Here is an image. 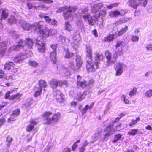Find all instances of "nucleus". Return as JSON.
<instances>
[{"label":"nucleus","mask_w":152,"mask_h":152,"mask_svg":"<svg viewBox=\"0 0 152 152\" xmlns=\"http://www.w3.org/2000/svg\"><path fill=\"white\" fill-rule=\"evenodd\" d=\"M94 55V61L91 60L86 65L87 70L88 72H94L97 69L100 61L103 59V56L101 54L96 52Z\"/></svg>","instance_id":"obj_1"},{"label":"nucleus","mask_w":152,"mask_h":152,"mask_svg":"<svg viewBox=\"0 0 152 152\" xmlns=\"http://www.w3.org/2000/svg\"><path fill=\"white\" fill-rule=\"evenodd\" d=\"M33 42L31 39L27 38L24 42L22 40H20L18 44L15 46H13L10 48L11 50H14L18 51L20 49H24L22 52L24 53L28 52V51H26V48L28 47L29 48H31L33 46Z\"/></svg>","instance_id":"obj_2"},{"label":"nucleus","mask_w":152,"mask_h":152,"mask_svg":"<svg viewBox=\"0 0 152 152\" xmlns=\"http://www.w3.org/2000/svg\"><path fill=\"white\" fill-rule=\"evenodd\" d=\"M52 113L46 112L44 114V119L45 121V124H49L53 122H57L60 117V114L59 113H56L52 117H50Z\"/></svg>","instance_id":"obj_3"},{"label":"nucleus","mask_w":152,"mask_h":152,"mask_svg":"<svg viewBox=\"0 0 152 152\" xmlns=\"http://www.w3.org/2000/svg\"><path fill=\"white\" fill-rule=\"evenodd\" d=\"M89 9L87 7H85L79 11V14L80 16L85 21H88L89 24L94 25L92 17L88 13Z\"/></svg>","instance_id":"obj_4"},{"label":"nucleus","mask_w":152,"mask_h":152,"mask_svg":"<svg viewBox=\"0 0 152 152\" xmlns=\"http://www.w3.org/2000/svg\"><path fill=\"white\" fill-rule=\"evenodd\" d=\"M121 126V124H119L117 125L115 128L113 129V125H110L107 126L104 130V132L105 133L104 135V139H106V138L111 136L114 134L116 131L118 130H119V129H117V128Z\"/></svg>","instance_id":"obj_5"},{"label":"nucleus","mask_w":152,"mask_h":152,"mask_svg":"<svg viewBox=\"0 0 152 152\" xmlns=\"http://www.w3.org/2000/svg\"><path fill=\"white\" fill-rule=\"evenodd\" d=\"M29 54L26 53H24L22 52L21 53L20 56L18 57H15L14 59V61L15 63L20 62L26 58L27 57H29L33 55L32 53L30 51L28 52Z\"/></svg>","instance_id":"obj_6"},{"label":"nucleus","mask_w":152,"mask_h":152,"mask_svg":"<svg viewBox=\"0 0 152 152\" xmlns=\"http://www.w3.org/2000/svg\"><path fill=\"white\" fill-rule=\"evenodd\" d=\"M43 39L41 36H39L37 38L36 44L39 51L43 52L45 51V47L43 43Z\"/></svg>","instance_id":"obj_7"},{"label":"nucleus","mask_w":152,"mask_h":152,"mask_svg":"<svg viewBox=\"0 0 152 152\" xmlns=\"http://www.w3.org/2000/svg\"><path fill=\"white\" fill-rule=\"evenodd\" d=\"M77 7L76 6H70L67 10L66 12L63 13V16L65 20H67L69 17H71L72 13L71 12H74L77 9Z\"/></svg>","instance_id":"obj_8"},{"label":"nucleus","mask_w":152,"mask_h":152,"mask_svg":"<svg viewBox=\"0 0 152 152\" xmlns=\"http://www.w3.org/2000/svg\"><path fill=\"white\" fill-rule=\"evenodd\" d=\"M103 6L102 3L99 2L98 0H96L93 6L92 7L91 11L92 12L95 13L98 12Z\"/></svg>","instance_id":"obj_9"},{"label":"nucleus","mask_w":152,"mask_h":152,"mask_svg":"<svg viewBox=\"0 0 152 152\" xmlns=\"http://www.w3.org/2000/svg\"><path fill=\"white\" fill-rule=\"evenodd\" d=\"M42 22H37L34 23L32 26V27L36 31H39L40 32L43 28L44 27Z\"/></svg>","instance_id":"obj_10"},{"label":"nucleus","mask_w":152,"mask_h":152,"mask_svg":"<svg viewBox=\"0 0 152 152\" xmlns=\"http://www.w3.org/2000/svg\"><path fill=\"white\" fill-rule=\"evenodd\" d=\"M121 52V51H116L113 54V56H111V58L107 61L109 64H114L116 61V60L118 55H120Z\"/></svg>","instance_id":"obj_11"},{"label":"nucleus","mask_w":152,"mask_h":152,"mask_svg":"<svg viewBox=\"0 0 152 152\" xmlns=\"http://www.w3.org/2000/svg\"><path fill=\"white\" fill-rule=\"evenodd\" d=\"M20 23L23 29L27 31L30 30L32 26L30 25L29 23L23 20H21L20 22Z\"/></svg>","instance_id":"obj_12"},{"label":"nucleus","mask_w":152,"mask_h":152,"mask_svg":"<svg viewBox=\"0 0 152 152\" xmlns=\"http://www.w3.org/2000/svg\"><path fill=\"white\" fill-rule=\"evenodd\" d=\"M87 55L86 60L87 64L89 62H90V61L92 58V52L91 48L90 47H87Z\"/></svg>","instance_id":"obj_13"},{"label":"nucleus","mask_w":152,"mask_h":152,"mask_svg":"<svg viewBox=\"0 0 152 152\" xmlns=\"http://www.w3.org/2000/svg\"><path fill=\"white\" fill-rule=\"evenodd\" d=\"M73 39L74 40V41L73 42V43L72 45L73 46V48L75 49H77L79 47L78 44L80 40V35L79 34H77V38H76L75 37H74Z\"/></svg>","instance_id":"obj_14"},{"label":"nucleus","mask_w":152,"mask_h":152,"mask_svg":"<svg viewBox=\"0 0 152 152\" xmlns=\"http://www.w3.org/2000/svg\"><path fill=\"white\" fill-rule=\"evenodd\" d=\"M34 10H47L48 9V7L45 5L42 4H35L34 6Z\"/></svg>","instance_id":"obj_15"},{"label":"nucleus","mask_w":152,"mask_h":152,"mask_svg":"<svg viewBox=\"0 0 152 152\" xmlns=\"http://www.w3.org/2000/svg\"><path fill=\"white\" fill-rule=\"evenodd\" d=\"M60 81H58L56 79H53L49 82L51 87L53 88H56L59 86V83Z\"/></svg>","instance_id":"obj_16"},{"label":"nucleus","mask_w":152,"mask_h":152,"mask_svg":"<svg viewBox=\"0 0 152 152\" xmlns=\"http://www.w3.org/2000/svg\"><path fill=\"white\" fill-rule=\"evenodd\" d=\"M56 98L58 102H61L64 100V98L63 97L62 93L59 91H57L56 95Z\"/></svg>","instance_id":"obj_17"},{"label":"nucleus","mask_w":152,"mask_h":152,"mask_svg":"<svg viewBox=\"0 0 152 152\" xmlns=\"http://www.w3.org/2000/svg\"><path fill=\"white\" fill-rule=\"evenodd\" d=\"M86 91H84L82 94L80 93L77 94V96L76 97V99L78 100L81 101L84 99L87 94Z\"/></svg>","instance_id":"obj_18"},{"label":"nucleus","mask_w":152,"mask_h":152,"mask_svg":"<svg viewBox=\"0 0 152 152\" xmlns=\"http://www.w3.org/2000/svg\"><path fill=\"white\" fill-rule=\"evenodd\" d=\"M58 41L61 43H64L65 44H67L69 42V40L68 38L62 36H59Z\"/></svg>","instance_id":"obj_19"},{"label":"nucleus","mask_w":152,"mask_h":152,"mask_svg":"<svg viewBox=\"0 0 152 152\" xmlns=\"http://www.w3.org/2000/svg\"><path fill=\"white\" fill-rule=\"evenodd\" d=\"M76 60V67L78 70L81 67L83 63L81 57L80 56H77Z\"/></svg>","instance_id":"obj_20"},{"label":"nucleus","mask_w":152,"mask_h":152,"mask_svg":"<svg viewBox=\"0 0 152 152\" xmlns=\"http://www.w3.org/2000/svg\"><path fill=\"white\" fill-rule=\"evenodd\" d=\"M50 30L48 28H45L41 31L40 33L41 34H42L44 36H48L50 35Z\"/></svg>","instance_id":"obj_21"},{"label":"nucleus","mask_w":152,"mask_h":152,"mask_svg":"<svg viewBox=\"0 0 152 152\" xmlns=\"http://www.w3.org/2000/svg\"><path fill=\"white\" fill-rule=\"evenodd\" d=\"M115 33L114 34H110L109 35L107 36L104 38V41L107 42L113 41L115 38Z\"/></svg>","instance_id":"obj_22"},{"label":"nucleus","mask_w":152,"mask_h":152,"mask_svg":"<svg viewBox=\"0 0 152 152\" xmlns=\"http://www.w3.org/2000/svg\"><path fill=\"white\" fill-rule=\"evenodd\" d=\"M30 124L28 125L26 128V130L28 132H30L34 129V126L36 124V122L32 120L30 121Z\"/></svg>","instance_id":"obj_23"},{"label":"nucleus","mask_w":152,"mask_h":152,"mask_svg":"<svg viewBox=\"0 0 152 152\" xmlns=\"http://www.w3.org/2000/svg\"><path fill=\"white\" fill-rule=\"evenodd\" d=\"M142 132L139 131L137 129H132L128 133V134L129 135L134 136L137 134H141Z\"/></svg>","instance_id":"obj_24"},{"label":"nucleus","mask_w":152,"mask_h":152,"mask_svg":"<svg viewBox=\"0 0 152 152\" xmlns=\"http://www.w3.org/2000/svg\"><path fill=\"white\" fill-rule=\"evenodd\" d=\"M8 44L7 41H4L3 42H0V49L2 52V53H3L5 52V48H4Z\"/></svg>","instance_id":"obj_25"},{"label":"nucleus","mask_w":152,"mask_h":152,"mask_svg":"<svg viewBox=\"0 0 152 152\" xmlns=\"http://www.w3.org/2000/svg\"><path fill=\"white\" fill-rule=\"evenodd\" d=\"M128 3L130 6L134 9L137 8L138 5L135 0H129Z\"/></svg>","instance_id":"obj_26"},{"label":"nucleus","mask_w":152,"mask_h":152,"mask_svg":"<svg viewBox=\"0 0 152 152\" xmlns=\"http://www.w3.org/2000/svg\"><path fill=\"white\" fill-rule=\"evenodd\" d=\"M50 59L53 62L54 64L56 63V52H51L50 53Z\"/></svg>","instance_id":"obj_27"},{"label":"nucleus","mask_w":152,"mask_h":152,"mask_svg":"<svg viewBox=\"0 0 152 152\" xmlns=\"http://www.w3.org/2000/svg\"><path fill=\"white\" fill-rule=\"evenodd\" d=\"M38 85L39 87L38 88H40L42 89L43 88H46L47 86V84L46 82L42 80H40L39 81Z\"/></svg>","instance_id":"obj_28"},{"label":"nucleus","mask_w":152,"mask_h":152,"mask_svg":"<svg viewBox=\"0 0 152 152\" xmlns=\"http://www.w3.org/2000/svg\"><path fill=\"white\" fill-rule=\"evenodd\" d=\"M121 13L119 11L116 10L112 11L110 12L109 15L112 17H117L120 15Z\"/></svg>","instance_id":"obj_29"},{"label":"nucleus","mask_w":152,"mask_h":152,"mask_svg":"<svg viewBox=\"0 0 152 152\" xmlns=\"http://www.w3.org/2000/svg\"><path fill=\"white\" fill-rule=\"evenodd\" d=\"M35 92L34 94V96L36 97H37L41 94L42 89H41V88H38L37 87H35Z\"/></svg>","instance_id":"obj_30"},{"label":"nucleus","mask_w":152,"mask_h":152,"mask_svg":"<svg viewBox=\"0 0 152 152\" xmlns=\"http://www.w3.org/2000/svg\"><path fill=\"white\" fill-rule=\"evenodd\" d=\"M14 63L13 62H10L8 63H6L4 66L5 69L10 70L11 69V67H14Z\"/></svg>","instance_id":"obj_31"},{"label":"nucleus","mask_w":152,"mask_h":152,"mask_svg":"<svg viewBox=\"0 0 152 152\" xmlns=\"http://www.w3.org/2000/svg\"><path fill=\"white\" fill-rule=\"evenodd\" d=\"M100 137L101 135H100V133L99 132H97L95 133L94 136L92 137V139H93V140L91 141V143H93L95 141L97 140V139Z\"/></svg>","instance_id":"obj_32"},{"label":"nucleus","mask_w":152,"mask_h":152,"mask_svg":"<svg viewBox=\"0 0 152 152\" xmlns=\"http://www.w3.org/2000/svg\"><path fill=\"white\" fill-rule=\"evenodd\" d=\"M77 85L78 86L83 88L86 86L87 84L86 83V82L85 81H77Z\"/></svg>","instance_id":"obj_33"},{"label":"nucleus","mask_w":152,"mask_h":152,"mask_svg":"<svg viewBox=\"0 0 152 152\" xmlns=\"http://www.w3.org/2000/svg\"><path fill=\"white\" fill-rule=\"evenodd\" d=\"M128 29V27L126 26L124 28H122L118 32V35L120 36L121 35L124 33L126 32Z\"/></svg>","instance_id":"obj_34"},{"label":"nucleus","mask_w":152,"mask_h":152,"mask_svg":"<svg viewBox=\"0 0 152 152\" xmlns=\"http://www.w3.org/2000/svg\"><path fill=\"white\" fill-rule=\"evenodd\" d=\"M29 65L32 67H35L38 66L39 64L36 61L30 60L28 61Z\"/></svg>","instance_id":"obj_35"},{"label":"nucleus","mask_w":152,"mask_h":152,"mask_svg":"<svg viewBox=\"0 0 152 152\" xmlns=\"http://www.w3.org/2000/svg\"><path fill=\"white\" fill-rule=\"evenodd\" d=\"M74 55V54L73 53L71 52L69 50H67L66 52L65 57L66 58H70L73 56Z\"/></svg>","instance_id":"obj_36"},{"label":"nucleus","mask_w":152,"mask_h":152,"mask_svg":"<svg viewBox=\"0 0 152 152\" xmlns=\"http://www.w3.org/2000/svg\"><path fill=\"white\" fill-rule=\"evenodd\" d=\"M124 66V65L122 63H117L116 64L115 66V69H122V68Z\"/></svg>","instance_id":"obj_37"},{"label":"nucleus","mask_w":152,"mask_h":152,"mask_svg":"<svg viewBox=\"0 0 152 152\" xmlns=\"http://www.w3.org/2000/svg\"><path fill=\"white\" fill-rule=\"evenodd\" d=\"M70 6H65L64 7H61L58 8V10L57 11V12H61L63 11L67 10L68 8H69Z\"/></svg>","instance_id":"obj_38"},{"label":"nucleus","mask_w":152,"mask_h":152,"mask_svg":"<svg viewBox=\"0 0 152 152\" xmlns=\"http://www.w3.org/2000/svg\"><path fill=\"white\" fill-rule=\"evenodd\" d=\"M65 29L68 31H70L72 30V28L68 22H66L65 23Z\"/></svg>","instance_id":"obj_39"},{"label":"nucleus","mask_w":152,"mask_h":152,"mask_svg":"<svg viewBox=\"0 0 152 152\" xmlns=\"http://www.w3.org/2000/svg\"><path fill=\"white\" fill-rule=\"evenodd\" d=\"M21 95L19 93H18L16 94L12 95L10 98V99L14 100L15 99H19Z\"/></svg>","instance_id":"obj_40"},{"label":"nucleus","mask_w":152,"mask_h":152,"mask_svg":"<svg viewBox=\"0 0 152 152\" xmlns=\"http://www.w3.org/2000/svg\"><path fill=\"white\" fill-rule=\"evenodd\" d=\"M140 120V118L139 117L137 118L136 120H132L131 122L129 123V126H131L133 125H135Z\"/></svg>","instance_id":"obj_41"},{"label":"nucleus","mask_w":152,"mask_h":152,"mask_svg":"<svg viewBox=\"0 0 152 152\" xmlns=\"http://www.w3.org/2000/svg\"><path fill=\"white\" fill-rule=\"evenodd\" d=\"M68 66L75 72H76L78 71L77 68V67L75 68L74 66V64L73 62H69Z\"/></svg>","instance_id":"obj_42"},{"label":"nucleus","mask_w":152,"mask_h":152,"mask_svg":"<svg viewBox=\"0 0 152 152\" xmlns=\"http://www.w3.org/2000/svg\"><path fill=\"white\" fill-rule=\"evenodd\" d=\"M137 91V89L136 88L134 87L133 88V89L129 92V95L131 97L133 96L136 94Z\"/></svg>","instance_id":"obj_43"},{"label":"nucleus","mask_w":152,"mask_h":152,"mask_svg":"<svg viewBox=\"0 0 152 152\" xmlns=\"http://www.w3.org/2000/svg\"><path fill=\"white\" fill-rule=\"evenodd\" d=\"M9 22L11 24L15 23L16 22V19L14 16H12L9 18Z\"/></svg>","instance_id":"obj_44"},{"label":"nucleus","mask_w":152,"mask_h":152,"mask_svg":"<svg viewBox=\"0 0 152 152\" xmlns=\"http://www.w3.org/2000/svg\"><path fill=\"white\" fill-rule=\"evenodd\" d=\"M145 96L151 98L152 96V90L151 89L146 92L145 93Z\"/></svg>","instance_id":"obj_45"},{"label":"nucleus","mask_w":152,"mask_h":152,"mask_svg":"<svg viewBox=\"0 0 152 152\" xmlns=\"http://www.w3.org/2000/svg\"><path fill=\"white\" fill-rule=\"evenodd\" d=\"M105 56L107 61L112 56L111 53L108 50H106L105 53Z\"/></svg>","instance_id":"obj_46"},{"label":"nucleus","mask_w":152,"mask_h":152,"mask_svg":"<svg viewBox=\"0 0 152 152\" xmlns=\"http://www.w3.org/2000/svg\"><path fill=\"white\" fill-rule=\"evenodd\" d=\"M121 135L120 134L116 135L114 137V140L113 142L114 143L118 142V140L121 138Z\"/></svg>","instance_id":"obj_47"},{"label":"nucleus","mask_w":152,"mask_h":152,"mask_svg":"<svg viewBox=\"0 0 152 152\" xmlns=\"http://www.w3.org/2000/svg\"><path fill=\"white\" fill-rule=\"evenodd\" d=\"M20 112V110L19 109H17L13 112L12 115L14 117L17 116L19 115Z\"/></svg>","instance_id":"obj_48"},{"label":"nucleus","mask_w":152,"mask_h":152,"mask_svg":"<svg viewBox=\"0 0 152 152\" xmlns=\"http://www.w3.org/2000/svg\"><path fill=\"white\" fill-rule=\"evenodd\" d=\"M119 4V3H114V4H112L111 5L107 6V8L108 9H111L113 7L118 6Z\"/></svg>","instance_id":"obj_49"},{"label":"nucleus","mask_w":152,"mask_h":152,"mask_svg":"<svg viewBox=\"0 0 152 152\" xmlns=\"http://www.w3.org/2000/svg\"><path fill=\"white\" fill-rule=\"evenodd\" d=\"M8 13L6 12V11L3 10L2 11V18L4 19L8 17Z\"/></svg>","instance_id":"obj_50"},{"label":"nucleus","mask_w":152,"mask_h":152,"mask_svg":"<svg viewBox=\"0 0 152 152\" xmlns=\"http://www.w3.org/2000/svg\"><path fill=\"white\" fill-rule=\"evenodd\" d=\"M131 40L133 42H137L139 40V37L137 36H133L131 39Z\"/></svg>","instance_id":"obj_51"},{"label":"nucleus","mask_w":152,"mask_h":152,"mask_svg":"<svg viewBox=\"0 0 152 152\" xmlns=\"http://www.w3.org/2000/svg\"><path fill=\"white\" fill-rule=\"evenodd\" d=\"M63 85H65L67 86L68 85V83L66 81H60L59 83V86H61Z\"/></svg>","instance_id":"obj_52"},{"label":"nucleus","mask_w":152,"mask_h":152,"mask_svg":"<svg viewBox=\"0 0 152 152\" xmlns=\"http://www.w3.org/2000/svg\"><path fill=\"white\" fill-rule=\"evenodd\" d=\"M116 70V72L115 74L116 76H119L122 74L123 72V69H115Z\"/></svg>","instance_id":"obj_53"},{"label":"nucleus","mask_w":152,"mask_h":152,"mask_svg":"<svg viewBox=\"0 0 152 152\" xmlns=\"http://www.w3.org/2000/svg\"><path fill=\"white\" fill-rule=\"evenodd\" d=\"M57 45V44H53L51 45L50 47L53 50L52 52H56Z\"/></svg>","instance_id":"obj_54"},{"label":"nucleus","mask_w":152,"mask_h":152,"mask_svg":"<svg viewBox=\"0 0 152 152\" xmlns=\"http://www.w3.org/2000/svg\"><path fill=\"white\" fill-rule=\"evenodd\" d=\"M40 1H42L45 3H50L53 2L52 0H39Z\"/></svg>","instance_id":"obj_55"},{"label":"nucleus","mask_w":152,"mask_h":152,"mask_svg":"<svg viewBox=\"0 0 152 152\" xmlns=\"http://www.w3.org/2000/svg\"><path fill=\"white\" fill-rule=\"evenodd\" d=\"M141 3L143 4L142 5L145 6L147 4V0H139Z\"/></svg>","instance_id":"obj_56"},{"label":"nucleus","mask_w":152,"mask_h":152,"mask_svg":"<svg viewBox=\"0 0 152 152\" xmlns=\"http://www.w3.org/2000/svg\"><path fill=\"white\" fill-rule=\"evenodd\" d=\"M13 138L10 137L9 136H8L7 138L6 141L9 143H10L12 141Z\"/></svg>","instance_id":"obj_57"},{"label":"nucleus","mask_w":152,"mask_h":152,"mask_svg":"<svg viewBox=\"0 0 152 152\" xmlns=\"http://www.w3.org/2000/svg\"><path fill=\"white\" fill-rule=\"evenodd\" d=\"M57 23V21L56 20H55L51 19L49 23L50 24L54 25L56 24Z\"/></svg>","instance_id":"obj_58"},{"label":"nucleus","mask_w":152,"mask_h":152,"mask_svg":"<svg viewBox=\"0 0 152 152\" xmlns=\"http://www.w3.org/2000/svg\"><path fill=\"white\" fill-rule=\"evenodd\" d=\"M14 91H12L11 92L10 91H8L7 93L5 95V98L6 99H8L10 96V93H12Z\"/></svg>","instance_id":"obj_59"},{"label":"nucleus","mask_w":152,"mask_h":152,"mask_svg":"<svg viewBox=\"0 0 152 152\" xmlns=\"http://www.w3.org/2000/svg\"><path fill=\"white\" fill-rule=\"evenodd\" d=\"M106 13V12L105 11L103 10H100L99 14V16L101 15L104 16L105 14Z\"/></svg>","instance_id":"obj_60"},{"label":"nucleus","mask_w":152,"mask_h":152,"mask_svg":"<svg viewBox=\"0 0 152 152\" xmlns=\"http://www.w3.org/2000/svg\"><path fill=\"white\" fill-rule=\"evenodd\" d=\"M94 104V103L92 102L90 106L88 104H87V105H86L85 107L86 108L87 110L88 109H91V108H92Z\"/></svg>","instance_id":"obj_61"},{"label":"nucleus","mask_w":152,"mask_h":152,"mask_svg":"<svg viewBox=\"0 0 152 152\" xmlns=\"http://www.w3.org/2000/svg\"><path fill=\"white\" fill-rule=\"evenodd\" d=\"M50 35H54L56 34L57 32V31L55 29H52L50 30Z\"/></svg>","instance_id":"obj_62"},{"label":"nucleus","mask_w":152,"mask_h":152,"mask_svg":"<svg viewBox=\"0 0 152 152\" xmlns=\"http://www.w3.org/2000/svg\"><path fill=\"white\" fill-rule=\"evenodd\" d=\"M146 48L148 50H152V44L148 45Z\"/></svg>","instance_id":"obj_63"},{"label":"nucleus","mask_w":152,"mask_h":152,"mask_svg":"<svg viewBox=\"0 0 152 152\" xmlns=\"http://www.w3.org/2000/svg\"><path fill=\"white\" fill-rule=\"evenodd\" d=\"M44 19L47 22L49 23L51 19L48 16H45V17H44Z\"/></svg>","instance_id":"obj_64"}]
</instances>
